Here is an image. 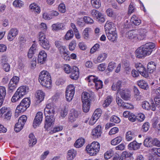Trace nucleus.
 Returning a JSON list of instances; mask_svg holds the SVG:
<instances>
[{
    "mask_svg": "<svg viewBox=\"0 0 160 160\" xmlns=\"http://www.w3.org/2000/svg\"><path fill=\"white\" fill-rule=\"evenodd\" d=\"M38 80L42 86L46 88H49L52 85L50 75L48 72L46 71H42L40 72Z\"/></svg>",
    "mask_w": 160,
    "mask_h": 160,
    "instance_id": "obj_1",
    "label": "nucleus"
},
{
    "mask_svg": "<svg viewBox=\"0 0 160 160\" xmlns=\"http://www.w3.org/2000/svg\"><path fill=\"white\" fill-rule=\"evenodd\" d=\"M29 88L26 86H22L19 87L13 95L11 99L12 102H16L22 98L28 92Z\"/></svg>",
    "mask_w": 160,
    "mask_h": 160,
    "instance_id": "obj_2",
    "label": "nucleus"
},
{
    "mask_svg": "<svg viewBox=\"0 0 160 160\" xmlns=\"http://www.w3.org/2000/svg\"><path fill=\"white\" fill-rule=\"evenodd\" d=\"M55 113H50L44 114L46 117V119L44 124L45 128H48L53 126L55 122V118L54 115Z\"/></svg>",
    "mask_w": 160,
    "mask_h": 160,
    "instance_id": "obj_3",
    "label": "nucleus"
},
{
    "mask_svg": "<svg viewBox=\"0 0 160 160\" xmlns=\"http://www.w3.org/2000/svg\"><path fill=\"white\" fill-rule=\"evenodd\" d=\"M19 79V78L16 76H13L11 78L8 85L9 92L11 93L15 90L17 87Z\"/></svg>",
    "mask_w": 160,
    "mask_h": 160,
    "instance_id": "obj_4",
    "label": "nucleus"
},
{
    "mask_svg": "<svg viewBox=\"0 0 160 160\" xmlns=\"http://www.w3.org/2000/svg\"><path fill=\"white\" fill-rule=\"evenodd\" d=\"M135 66L137 70L142 76L146 78H148L149 77L148 72L142 64L139 63L136 64Z\"/></svg>",
    "mask_w": 160,
    "mask_h": 160,
    "instance_id": "obj_5",
    "label": "nucleus"
},
{
    "mask_svg": "<svg viewBox=\"0 0 160 160\" xmlns=\"http://www.w3.org/2000/svg\"><path fill=\"white\" fill-rule=\"evenodd\" d=\"M155 46L154 43L149 42L141 46V47L145 51L147 52V55H150L152 51V49H154Z\"/></svg>",
    "mask_w": 160,
    "mask_h": 160,
    "instance_id": "obj_6",
    "label": "nucleus"
},
{
    "mask_svg": "<svg viewBox=\"0 0 160 160\" xmlns=\"http://www.w3.org/2000/svg\"><path fill=\"white\" fill-rule=\"evenodd\" d=\"M91 14L92 17H96L97 20L102 23L105 21V18L103 15L98 11L96 10H92L91 11Z\"/></svg>",
    "mask_w": 160,
    "mask_h": 160,
    "instance_id": "obj_7",
    "label": "nucleus"
},
{
    "mask_svg": "<svg viewBox=\"0 0 160 160\" xmlns=\"http://www.w3.org/2000/svg\"><path fill=\"white\" fill-rule=\"evenodd\" d=\"M151 104L147 101H144L142 102V107L143 109L148 110L150 109L153 111H155L156 108L153 101H150Z\"/></svg>",
    "mask_w": 160,
    "mask_h": 160,
    "instance_id": "obj_8",
    "label": "nucleus"
},
{
    "mask_svg": "<svg viewBox=\"0 0 160 160\" xmlns=\"http://www.w3.org/2000/svg\"><path fill=\"white\" fill-rule=\"evenodd\" d=\"M136 40H142L146 37V30L141 28L138 29H136Z\"/></svg>",
    "mask_w": 160,
    "mask_h": 160,
    "instance_id": "obj_9",
    "label": "nucleus"
},
{
    "mask_svg": "<svg viewBox=\"0 0 160 160\" xmlns=\"http://www.w3.org/2000/svg\"><path fill=\"white\" fill-rule=\"evenodd\" d=\"M1 66L2 68L6 72H8L10 70V65L7 62L8 61L7 57L2 56V57Z\"/></svg>",
    "mask_w": 160,
    "mask_h": 160,
    "instance_id": "obj_10",
    "label": "nucleus"
},
{
    "mask_svg": "<svg viewBox=\"0 0 160 160\" xmlns=\"http://www.w3.org/2000/svg\"><path fill=\"white\" fill-rule=\"evenodd\" d=\"M102 128L101 126L98 125L92 130L91 134L92 137L94 139L98 138L101 137L102 133Z\"/></svg>",
    "mask_w": 160,
    "mask_h": 160,
    "instance_id": "obj_11",
    "label": "nucleus"
},
{
    "mask_svg": "<svg viewBox=\"0 0 160 160\" xmlns=\"http://www.w3.org/2000/svg\"><path fill=\"white\" fill-rule=\"evenodd\" d=\"M42 118V113L41 112H39L36 114L33 123V126L35 128L41 123Z\"/></svg>",
    "mask_w": 160,
    "mask_h": 160,
    "instance_id": "obj_12",
    "label": "nucleus"
},
{
    "mask_svg": "<svg viewBox=\"0 0 160 160\" xmlns=\"http://www.w3.org/2000/svg\"><path fill=\"white\" fill-rule=\"evenodd\" d=\"M47 54L43 50H42L39 53L38 56V63L41 64H44L46 61Z\"/></svg>",
    "mask_w": 160,
    "mask_h": 160,
    "instance_id": "obj_13",
    "label": "nucleus"
},
{
    "mask_svg": "<svg viewBox=\"0 0 160 160\" xmlns=\"http://www.w3.org/2000/svg\"><path fill=\"white\" fill-rule=\"evenodd\" d=\"M72 69L70 73V77L73 80H77L79 78V69L76 66L72 67Z\"/></svg>",
    "mask_w": 160,
    "mask_h": 160,
    "instance_id": "obj_14",
    "label": "nucleus"
},
{
    "mask_svg": "<svg viewBox=\"0 0 160 160\" xmlns=\"http://www.w3.org/2000/svg\"><path fill=\"white\" fill-rule=\"evenodd\" d=\"M147 52L144 51L141 46L138 48L135 52L136 57L141 58L147 56Z\"/></svg>",
    "mask_w": 160,
    "mask_h": 160,
    "instance_id": "obj_15",
    "label": "nucleus"
},
{
    "mask_svg": "<svg viewBox=\"0 0 160 160\" xmlns=\"http://www.w3.org/2000/svg\"><path fill=\"white\" fill-rule=\"evenodd\" d=\"M18 33V31L16 28H12L8 36V39L9 41H12Z\"/></svg>",
    "mask_w": 160,
    "mask_h": 160,
    "instance_id": "obj_16",
    "label": "nucleus"
},
{
    "mask_svg": "<svg viewBox=\"0 0 160 160\" xmlns=\"http://www.w3.org/2000/svg\"><path fill=\"white\" fill-rule=\"evenodd\" d=\"M106 34L108 39L111 41L114 42L117 40L118 35L117 33L115 32L111 31L110 32Z\"/></svg>",
    "mask_w": 160,
    "mask_h": 160,
    "instance_id": "obj_17",
    "label": "nucleus"
},
{
    "mask_svg": "<svg viewBox=\"0 0 160 160\" xmlns=\"http://www.w3.org/2000/svg\"><path fill=\"white\" fill-rule=\"evenodd\" d=\"M83 103L82 110L84 112H88L90 109V102L89 100L86 99L85 100L82 99Z\"/></svg>",
    "mask_w": 160,
    "mask_h": 160,
    "instance_id": "obj_18",
    "label": "nucleus"
},
{
    "mask_svg": "<svg viewBox=\"0 0 160 160\" xmlns=\"http://www.w3.org/2000/svg\"><path fill=\"white\" fill-rule=\"evenodd\" d=\"M156 64L153 62H149L147 65V71L148 73H153L156 70Z\"/></svg>",
    "mask_w": 160,
    "mask_h": 160,
    "instance_id": "obj_19",
    "label": "nucleus"
},
{
    "mask_svg": "<svg viewBox=\"0 0 160 160\" xmlns=\"http://www.w3.org/2000/svg\"><path fill=\"white\" fill-rule=\"evenodd\" d=\"M142 143H138L136 141L134 140L130 142L128 146L130 149L134 150H137L140 148Z\"/></svg>",
    "mask_w": 160,
    "mask_h": 160,
    "instance_id": "obj_20",
    "label": "nucleus"
},
{
    "mask_svg": "<svg viewBox=\"0 0 160 160\" xmlns=\"http://www.w3.org/2000/svg\"><path fill=\"white\" fill-rule=\"evenodd\" d=\"M37 50L36 44L35 43L33 44L28 51L27 55L28 58H31L33 54L36 53Z\"/></svg>",
    "mask_w": 160,
    "mask_h": 160,
    "instance_id": "obj_21",
    "label": "nucleus"
},
{
    "mask_svg": "<svg viewBox=\"0 0 160 160\" xmlns=\"http://www.w3.org/2000/svg\"><path fill=\"white\" fill-rule=\"evenodd\" d=\"M136 29H132L129 30L128 31L126 32V37L127 38L129 39H134L136 40Z\"/></svg>",
    "mask_w": 160,
    "mask_h": 160,
    "instance_id": "obj_22",
    "label": "nucleus"
},
{
    "mask_svg": "<svg viewBox=\"0 0 160 160\" xmlns=\"http://www.w3.org/2000/svg\"><path fill=\"white\" fill-rule=\"evenodd\" d=\"M40 45L44 49L48 50L50 47V44L49 40L46 38L39 42Z\"/></svg>",
    "mask_w": 160,
    "mask_h": 160,
    "instance_id": "obj_23",
    "label": "nucleus"
},
{
    "mask_svg": "<svg viewBox=\"0 0 160 160\" xmlns=\"http://www.w3.org/2000/svg\"><path fill=\"white\" fill-rule=\"evenodd\" d=\"M71 113L70 114L69 118L71 121H74L75 119L78 118L80 114L79 112L75 110H72Z\"/></svg>",
    "mask_w": 160,
    "mask_h": 160,
    "instance_id": "obj_24",
    "label": "nucleus"
},
{
    "mask_svg": "<svg viewBox=\"0 0 160 160\" xmlns=\"http://www.w3.org/2000/svg\"><path fill=\"white\" fill-rule=\"evenodd\" d=\"M153 138L151 137L146 138L143 142L144 145L147 147H151L153 146Z\"/></svg>",
    "mask_w": 160,
    "mask_h": 160,
    "instance_id": "obj_25",
    "label": "nucleus"
},
{
    "mask_svg": "<svg viewBox=\"0 0 160 160\" xmlns=\"http://www.w3.org/2000/svg\"><path fill=\"white\" fill-rule=\"evenodd\" d=\"M121 97L124 100H127L131 98V94L125 90H122L120 92Z\"/></svg>",
    "mask_w": 160,
    "mask_h": 160,
    "instance_id": "obj_26",
    "label": "nucleus"
},
{
    "mask_svg": "<svg viewBox=\"0 0 160 160\" xmlns=\"http://www.w3.org/2000/svg\"><path fill=\"white\" fill-rule=\"evenodd\" d=\"M137 136V133L134 131H129L126 133V138L127 141H130Z\"/></svg>",
    "mask_w": 160,
    "mask_h": 160,
    "instance_id": "obj_27",
    "label": "nucleus"
},
{
    "mask_svg": "<svg viewBox=\"0 0 160 160\" xmlns=\"http://www.w3.org/2000/svg\"><path fill=\"white\" fill-rule=\"evenodd\" d=\"M102 112V111L100 108H98L94 112L92 117V119L97 121L101 116Z\"/></svg>",
    "mask_w": 160,
    "mask_h": 160,
    "instance_id": "obj_28",
    "label": "nucleus"
},
{
    "mask_svg": "<svg viewBox=\"0 0 160 160\" xmlns=\"http://www.w3.org/2000/svg\"><path fill=\"white\" fill-rule=\"evenodd\" d=\"M29 8L30 10L38 13H39L41 12L40 7L34 2L30 4L29 6Z\"/></svg>",
    "mask_w": 160,
    "mask_h": 160,
    "instance_id": "obj_29",
    "label": "nucleus"
},
{
    "mask_svg": "<svg viewBox=\"0 0 160 160\" xmlns=\"http://www.w3.org/2000/svg\"><path fill=\"white\" fill-rule=\"evenodd\" d=\"M138 85L141 88L147 90L148 88V85L147 82L142 80H141L137 82Z\"/></svg>",
    "mask_w": 160,
    "mask_h": 160,
    "instance_id": "obj_30",
    "label": "nucleus"
},
{
    "mask_svg": "<svg viewBox=\"0 0 160 160\" xmlns=\"http://www.w3.org/2000/svg\"><path fill=\"white\" fill-rule=\"evenodd\" d=\"M107 57V54L106 53H101L98 56L97 59L94 60V62L95 63L101 62L104 61Z\"/></svg>",
    "mask_w": 160,
    "mask_h": 160,
    "instance_id": "obj_31",
    "label": "nucleus"
},
{
    "mask_svg": "<svg viewBox=\"0 0 160 160\" xmlns=\"http://www.w3.org/2000/svg\"><path fill=\"white\" fill-rule=\"evenodd\" d=\"M77 152L73 149H70L68 151L67 158L68 160H72L76 157Z\"/></svg>",
    "mask_w": 160,
    "mask_h": 160,
    "instance_id": "obj_32",
    "label": "nucleus"
},
{
    "mask_svg": "<svg viewBox=\"0 0 160 160\" xmlns=\"http://www.w3.org/2000/svg\"><path fill=\"white\" fill-rule=\"evenodd\" d=\"M25 107L23 104L20 103L18 105L16 109L15 114L16 113H22L26 111L27 108H25Z\"/></svg>",
    "mask_w": 160,
    "mask_h": 160,
    "instance_id": "obj_33",
    "label": "nucleus"
},
{
    "mask_svg": "<svg viewBox=\"0 0 160 160\" xmlns=\"http://www.w3.org/2000/svg\"><path fill=\"white\" fill-rule=\"evenodd\" d=\"M64 24L62 23H57L52 25V29L53 30L58 31L64 28Z\"/></svg>",
    "mask_w": 160,
    "mask_h": 160,
    "instance_id": "obj_34",
    "label": "nucleus"
},
{
    "mask_svg": "<svg viewBox=\"0 0 160 160\" xmlns=\"http://www.w3.org/2000/svg\"><path fill=\"white\" fill-rule=\"evenodd\" d=\"M90 146L89 144L87 145L86 147V150L91 156L96 155L98 152H95V149Z\"/></svg>",
    "mask_w": 160,
    "mask_h": 160,
    "instance_id": "obj_35",
    "label": "nucleus"
},
{
    "mask_svg": "<svg viewBox=\"0 0 160 160\" xmlns=\"http://www.w3.org/2000/svg\"><path fill=\"white\" fill-rule=\"evenodd\" d=\"M6 89L4 87L1 86V107L2 106L6 95Z\"/></svg>",
    "mask_w": 160,
    "mask_h": 160,
    "instance_id": "obj_36",
    "label": "nucleus"
},
{
    "mask_svg": "<svg viewBox=\"0 0 160 160\" xmlns=\"http://www.w3.org/2000/svg\"><path fill=\"white\" fill-rule=\"evenodd\" d=\"M122 82L118 80L116 84L113 83L112 86V89L113 90H117L118 92H119L122 86Z\"/></svg>",
    "mask_w": 160,
    "mask_h": 160,
    "instance_id": "obj_37",
    "label": "nucleus"
},
{
    "mask_svg": "<svg viewBox=\"0 0 160 160\" xmlns=\"http://www.w3.org/2000/svg\"><path fill=\"white\" fill-rule=\"evenodd\" d=\"M75 93V91L68 92L66 91L65 92V96L66 100L68 102L71 101L73 98V97Z\"/></svg>",
    "mask_w": 160,
    "mask_h": 160,
    "instance_id": "obj_38",
    "label": "nucleus"
},
{
    "mask_svg": "<svg viewBox=\"0 0 160 160\" xmlns=\"http://www.w3.org/2000/svg\"><path fill=\"white\" fill-rule=\"evenodd\" d=\"M84 142L85 140L84 138H79L76 141L74 145L76 148H80L83 146Z\"/></svg>",
    "mask_w": 160,
    "mask_h": 160,
    "instance_id": "obj_39",
    "label": "nucleus"
},
{
    "mask_svg": "<svg viewBox=\"0 0 160 160\" xmlns=\"http://www.w3.org/2000/svg\"><path fill=\"white\" fill-rule=\"evenodd\" d=\"M133 90L134 92V96L137 101L140 100L141 97L140 92L138 88L135 86H133Z\"/></svg>",
    "mask_w": 160,
    "mask_h": 160,
    "instance_id": "obj_40",
    "label": "nucleus"
},
{
    "mask_svg": "<svg viewBox=\"0 0 160 160\" xmlns=\"http://www.w3.org/2000/svg\"><path fill=\"white\" fill-rule=\"evenodd\" d=\"M87 80L88 82V85L89 86L92 85L93 83L95 81L98 80V77L94 75H91L89 76L87 78Z\"/></svg>",
    "mask_w": 160,
    "mask_h": 160,
    "instance_id": "obj_41",
    "label": "nucleus"
},
{
    "mask_svg": "<svg viewBox=\"0 0 160 160\" xmlns=\"http://www.w3.org/2000/svg\"><path fill=\"white\" fill-rule=\"evenodd\" d=\"M36 98L40 102L43 100L45 96V94L41 90H38L37 91Z\"/></svg>",
    "mask_w": 160,
    "mask_h": 160,
    "instance_id": "obj_42",
    "label": "nucleus"
},
{
    "mask_svg": "<svg viewBox=\"0 0 160 160\" xmlns=\"http://www.w3.org/2000/svg\"><path fill=\"white\" fill-rule=\"evenodd\" d=\"M132 154L127 151H124L122 153L120 157H119V160H123L124 159H126L132 156Z\"/></svg>",
    "mask_w": 160,
    "mask_h": 160,
    "instance_id": "obj_43",
    "label": "nucleus"
},
{
    "mask_svg": "<svg viewBox=\"0 0 160 160\" xmlns=\"http://www.w3.org/2000/svg\"><path fill=\"white\" fill-rule=\"evenodd\" d=\"M50 113H55V111L53 108H51L49 105H46L44 110V114H47Z\"/></svg>",
    "mask_w": 160,
    "mask_h": 160,
    "instance_id": "obj_44",
    "label": "nucleus"
},
{
    "mask_svg": "<svg viewBox=\"0 0 160 160\" xmlns=\"http://www.w3.org/2000/svg\"><path fill=\"white\" fill-rule=\"evenodd\" d=\"M131 22L135 25H138L141 23V21L135 15H133L131 19Z\"/></svg>",
    "mask_w": 160,
    "mask_h": 160,
    "instance_id": "obj_45",
    "label": "nucleus"
},
{
    "mask_svg": "<svg viewBox=\"0 0 160 160\" xmlns=\"http://www.w3.org/2000/svg\"><path fill=\"white\" fill-rule=\"evenodd\" d=\"M103 82L102 81L100 80L98 78V80L95 81L93 83H94L95 87L96 89L98 90L99 89L102 88L103 87Z\"/></svg>",
    "mask_w": 160,
    "mask_h": 160,
    "instance_id": "obj_46",
    "label": "nucleus"
},
{
    "mask_svg": "<svg viewBox=\"0 0 160 160\" xmlns=\"http://www.w3.org/2000/svg\"><path fill=\"white\" fill-rule=\"evenodd\" d=\"M20 103L24 105L26 107L25 108H28L30 106L31 101L29 98H25L22 100Z\"/></svg>",
    "mask_w": 160,
    "mask_h": 160,
    "instance_id": "obj_47",
    "label": "nucleus"
},
{
    "mask_svg": "<svg viewBox=\"0 0 160 160\" xmlns=\"http://www.w3.org/2000/svg\"><path fill=\"white\" fill-rule=\"evenodd\" d=\"M113 24V23L111 22L108 23V22H106L104 26V29L106 33L111 32L110 30L112 29Z\"/></svg>",
    "mask_w": 160,
    "mask_h": 160,
    "instance_id": "obj_48",
    "label": "nucleus"
},
{
    "mask_svg": "<svg viewBox=\"0 0 160 160\" xmlns=\"http://www.w3.org/2000/svg\"><path fill=\"white\" fill-rule=\"evenodd\" d=\"M91 147L95 149V152H98L100 150V145L99 143L97 142H93L90 145Z\"/></svg>",
    "mask_w": 160,
    "mask_h": 160,
    "instance_id": "obj_49",
    "label": "nucleus"
},
{
    "mask_svg": "<svg viewBox=\"0 0 160 160\" xmlns=\"http://www.w3.org/2000/svg\"><path fill=\"white\" fill-rule=\"evenodd\" d=\"M29 138H30L29 140V144L32 143V146H33L36 144L37 140L35 138V137L32 133H31L29 134Z\"/></svg>",
    "mask_w": 160,
    "mask_h": 160,
    "instance_id": "obj_50",
    "label": "nucleus"
},
{
    "mask_svg": "<svg viewBox=\"0 0 160 160\" xmlns=\"http://www.w3.org/2000/svg\"><path fill=\"white\" fill-rule=\"evenodd\" d=\"M112 100V98L111 96H108L104 101L103 106L105 108L108 107L111 103Z\"/></svg>",
    "mask_w": 160,
    "mask_h": 160,
    "instance_id": "obj_51",
    "label": "nucleus"
},
{
    "mask_svg": "<svg viewBox=\"0 0 160 160\" xmlns=\"http://www.w3.org/2000/svg\"><path fill=\"white\" fill-rule=\"evenodd\" d=\"M62 67L64 71L67 74L70 73L72 69V68L68 64H64L63 65Z\"/></svg>",
    "mask_w": 160,
    "mask_h": 160,
    "instance_id": "obj_52",
    "label": "nucleus"
},
{
    "mask_svg": "<svg viewBox=\"0 0 160 160\" xmlns=\"http://www.w3.org/2000/svg\"><path fill=\"white\" fill-rule=\"evenodd\" d=\"M91 2L92 6L96 8H98L101 6L100 0H91Z\"/></svg>",
    "mask_w": 160,
    "mask_h": 160,
    "instance_id": "obj_53",
    "label": "nucleus"
},
{
    "mask_svg": "<svg viewBox=\"0 0 160 160\" xmlns=\"http://www.w3.org/2000/svg\"><path fill=\"white\" fill-rule=\"evenodd\" d=\"M114 152L111 149L107 151L104 154L105 159H108L111 158L113 155Z\"/></svg>",
    "mask_w": 160,
    "mask_h": 160,
    "instance_id": "obj_54",
    "label": "nucleus"
},
{
    "mask_svg": "<svg viewBox=\"0 0 160 160\" xmlns=\"http://www.w3.org/2000/svg\"><path fill=\"white\" fill-rule=\"evenodd\" d=\"M122 140L121 136L118 137L111 140V143L113 145H115L119 143Z\"/></svg>",
    "mask_w": 160,
    "mask_h": 160,
    "instance_id": "obj_55",
    "label": "nucleus"
},
{
    "mask_svg": "<svg viewBox=\"0 0 160 160\" xmlns=\"http://www.w3.org/2000/svg\"><path fill=\"white\" fill-rule=\"evenodd\" d=\"M63 128L62 126H57L54 127L52 130H51L49 132L50 134L62 131Z\"/></svg>",
    "mask_w": 160,
    "mask_h": 160,
    "instance_id": "obj_56",
    "label": "nucleus"
},
{
    "mask_svg": "<svg viewBox=\"0 0 160 160\" xmlns=\"http://www.w3.org/2000/svg\"><path fill=\"white\" fill-rule=\"evenodd\" d=\"M132 28V25L131 22H128L127 20L124 24L123 29L124 30L127 31L131 29Z\"/></svg>",
    "mask_w": 160,
    "mask_h": 160,
    "instance_id": "obj_57",
    "label": "nucleus"
},
{
    "mask_svg": "<svg viewBox=\"0 0 160 160\" xmlns=\"http://www.w3.org/2000/svg\"><path fill=\"white\" fill-rule=\"evenodd\" d=\"M24 125H22V124L20 122H18L17 123L14 127V130L16 132H18L21 130L23 128Z\"/></svg>",
    "mask_w": 160,
    "mask_h": 160,
    "instance_id": "obj_58",
    "label": "nucleus"
},
{
    "mask_svg": "<svg viewBox=\"0 0 160 160\" xmlns=\"http://www.w3.org/2000/svg\"><path fill=\"white\" fill-rule=\"evenodd\" d=\"M12 116V112L10 110L4 114L1 115V118H3L5 119L10 120Z\"/></svg>",
    "mask_w": 160,
    "mask_h": 160,
    "instance_id": "obj_59",
    "label": "nucleus"
},
{
    "mask_svg": "<svg viewBox=\"0 0 160 160\" xmlns=\"http://www.w3.org/2000/svg\"><path fill=\"white\" fill-rule=\"evenodd\" d=\"M110 121L114 123H119L120 122L121 120L118 117L115 115H112L110 118Z\"/></svg>",
    "mask_w": 160,
    "mask_h": 160,
    "instance_id": "obj_60",
    "label": "nucleus"
},
{
    "mask_svg": "<svg viewBox=\"0 0 160 160\" xmlns=\"http://www.w3.org/2000/svg\"><path fill=\"white\" fill-rule=\"evenodd\" d=\"M13 5L16 7L20 8L24 5L23 2L19 0H15L13 2Z\"/></svg>",
    "mask_w": 160,
    "mask_h": 160,
    "instance_id": "obj_61",
    "label": "nucleus"
},
{
    "mask_svg": "<svg viewBox=\"0 0 160 160\" xmlns=\"http://www.w3.org/2000/svg\"><path fill=\"white\" fill-rule=\"evenodd\" d=\"M108 16L109 17L115 18L116 17V14L113 12L112 10L110 8L108 9L106 11Z\"/></svg>",
    "mask_w": 160,
    "mask_h": 160,
    "instance_id": "obj_62",
    "label": "nucleus"
},
{
    "mask_svg": "<svg viewBox=\"0 0 160 160\" xmlns=\"http://www.w3.org/2000/svg\"><path fill=\"white\" fill-rule=\"evenodd\" d=\"M149 127V123L148 122H146L142 125L141 130L143 132H146L148 130Z\"/></svg>",
    "mask_w": 160,
    "mask_h": 160,
    "instance_id": "obj_63",
    "label": "nucleus"
},
{
    "mask_svg": "<svg viewBox=\"0 0 160 160\" xmlns=\"http://www.w3.org/2000/svg\"><path fill=\"white\" fill-rule=\"evenodd\" d=\"M152 154L155 156L160 157V148H153L151 150Z\"/></svg>",
    "mask_w": 160,
    "mask_h": 160,
    "instance_id": "obj_64",
    "label": "nucleus"
}]
</instances>
